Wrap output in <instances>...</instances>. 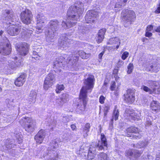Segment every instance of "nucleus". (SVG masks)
I'll use <instances>...</instances> for the list:
<instances>
[{
  "instance_id": "nucleus-6",
  "label": "nucleus",
  "mask_w": 160,
  "mask_h": 160,
  "mask_svg": "<svg viewBox=\"0 0 160 160\" xmlns=\"http://www.w3.org/2000/svg\"><path fill=\"white\" fill-rule=\"evenodd\" d=\"M122 20L125 23L133 22L136 18V15L134 12L129 9L122 10L121 15Z\"/></svg>"
},
{
  "instance_id": "nucleus-24",
  "label": "nucleus",
  "mask_w": 160,
  "mask_h": 160,
  "mask_svg": "<svg viewBox=\"0 0 160 160\" xmlns=\"http://www.w3.org/2000/svg\"><path fill=\"white\" fill-rule=\"evenodd\" d=\"M14 59L15 62L13 61L12 62H9V65L10 68L12 69H14L16 67H19L21 64V62H22V59H20V58H18L17 56H15L13 58Z\"/></svg>"
},
{
  "instance_id": "nucleus-57",
  "label": "nucleus",
  "mask_w": 160,
  "mask_h": 160,
  "mask_svg": "<svg viewBox=\"0 0 160 160\" xmlns=\"http://www.w3.org/2000/svg\"><path fill=\"white\" fill-rule=\"evenodd\" d=\"M155 13L157 14L160 13V3L159 5V7L157 8V9L155 11Z\"/></svg>"
},
{
  "instance_id": "nucleus-32",
  "label": "nucleus",
  "mask_w": 160,
  "mask_h": 160,
  "mask_svg": "<svg viewBox=\"0 0 160 160\" xmlns=\"http://www.w3.org/2000/svg\"><path fill=\"white\" fill-rule=\"evenodd\" d=\"M78 53V54L82 59H87L90 56V53H86L82 51H79Z\"/></svg>"
},
{
  "instance_id": "nucleus-13",
  "label": "nucleus",
  "mask_w": 160,
  "mask_h": 160,
  "mask_svg": "<svg viewBox=\"0 0 160 160\" xmlns=\"http://www.w3.org/2000/svg\"><path fill=\"white\" fill-rule=\"evenodd\" d=\"M124 95V100L128 104H131L134 102L135 100V94L133 90L131 89L127 90L126 94Z\"/></svg>"
},
{
  "instance_id": "nucleus-42",
  "label": "nucleus",
  "mask_w": 160,
  "mask_h": 160,
  "mask_svg": "<svg viewBox=\"0 0 160 160\" xmlns=\"http://www.w3.org/2000/svg\"><path fill=\"white\" fill-rule=\"evenodd\" d=\"M133 69V65L132 63H130L128 66L127 73L128 74H130L132 72Z\"/></svg>"
},
{
  "instance_id": "nucleus-5",
  "label": "nucleus",
  "mask_w": 160,
  "mask_h": 160,
  "mask_svg": "<svg viewBox=\"0 0 160 160\" xmlns=\"http://www.w3.org/2000/svg\"><path fill=\"white\" fill-rule=\"evenodd\" d=\"M19 122L25 131L31 133L33 132L35 130V123L30 118L23 117L20 119Z\"/></svg>"
},
{
  "instance_id": "nucleus-48",
  "label": "nucleus",
  "mask_w": 160,
  "mask_h": 160,
  "mask_svg": "<svg viewBox=\"0 0 160 160\" xmlns=\"http://www.w3.org/2000/svg\"><path fill=\"white\" fill-rule=\"evenodd\" d=\"M128 55L129 53L128 52H124L122 55V59L123 60H125L128 56Z\"/></svg>"
},
{
  "instance_id": "nucleus-36",
  "label": "nucleus",
  "mask_w": 160,
  "mask_h": 160,
  "mask_svg": "<svg viewBox=\"0 0 160 160\" xmlns=\"http://www.w3.org/2000/svg\"><path fill=\"white\" fill-rule=\"evenodd\" d=\"M64 103L66 102L69 99V95L67 93H63L62 95L60 98Z\"/></svg>"
},
{
  "instance_id": "nucleus-51",
  "label": "nucleus",
  "mask_w": 160,
  "mask_h": 160,
  "mask_svg": "<svg viewBox=\"0 0 160 160\" xmlns=\"http://www.w3.org/2000/svg\"><path fill=\"white\" fill-rule=\"evenodd\" d=\"M146 124L148 126H149L152 124V121L149 118V117L147 118L146 119Z\"/></svg>"
},
{
  "instance_id": "nucleus-4",
  "label": "nucleus",
  "mask_w": 160,
  "mask_h": 160,
  "mask_svg": "<svg viewBox=\"0 0 160 160\" xmlns=\"http://www.w3.org/2000/svg\"><path fill=\"white\" fill-rule=\"evenodd\" d=\"M10 25L8 28V33L11 36H14L18 35L20 31H21L22 34L25 36L26 35L27 37H29L32 33V30L29 29L25 28H21V27H17L11 22H7Z\"/></svg>"
},
{
  "instance_id": "nucleus-39",
  "label": "nucleus",
  "mask_w": 160,
  "mask_h": 160,
  "mask_svg": "<svg viewBox=\"0 0 160 160\" xmlns=\"http://www.w3.org/2000/svg\"><path fill=\"white\" fill-rule=\"evenodd\" d=\"M133 156L135 158L139 157L142 153V151H139L138 150H133Z\"/></svg>"
},
{
  "instance_id": "nucleus-30",
  "label": "nucleus",
  "mask_w": 160,
  "mask_h": 160,
  "mask_svg": "<svg viewBox=\"0 0 160 160\" xmlns=\"http://www.w3.org/2000/svg\"><path fill=\"white\" fill-rule=\"evenodd\" d=\"M87 31V28L84 25H79L78 28V32L79 34H84Z\"/></svg>"
},
{
  "instance_id": "nucleus-9",
  "label": "nucleus",
  "mask_w": 160,
  "mask_h": 160,
  "mask_svg": "<svg viewBox=\"0 0 160 160\" xmlns=\"http://www.w3.org/2000/svg\"><path fill=\"white\" fill-rule=\"evenodd\" d=\"M99 16V13L95 10L88 12L85 17L87 23H94Z\"/></svg>"
},
{
  "instance_id": "nucleus-56",
  "label": "nucleus",
  "mask_w": 160,
  "mask_h": 160,
  "mask_svg": "<svg viewBox=\"0 0 160 160\" xmlns=\"http://www.w3.org/2000/svg\"><path fill=\"white\" fill-rule=\"evenodd\" d=\"M152 35V34L149 32V31H146L145 34V36L147 37H150Z\"/></svg>"
},
{
  "instance_id": "nucleus-40",
  "label": "nucleus",
  "mask_w": 160,
  "mask_h": 160,
  "mask_svg": "<svg viewBox=\"0 0 160 160\" xmlns=\"http://www.w3.org/2000/svg\"><path fill=\"white\" fill-rule=\"evenodd\" d=\"M64 87L63 85H58L57 86L56 91L57 93H59L61 91L64 90Z\"/></svg>"
},
{
  "instance_id": "nucleus-31",
  "label": "nucleus",
  "mask_w": 160,
  "mask_h": 160,
  "mask_svg": "<svg viewBox=\"0 0 160 160\" xmlns=\"http://www.w3.org/2000/svg\"><path fill=\"white\" fill-rule=\"evenodd\" d=\"M150 70L152 72H157L159 69V65L157 63H155L150 66Z\"/></svg>"
},
{
  "instance_id": "nucleus-26",
  "label": "nucleus",
  "mask_w": 160,
  "mask_h": 160,
  "mask_svg": "<svg viewBox=\"0 0 160 160\" xmlns=\"http://www.w3.org/2000/svg\"><path fill=\"white\" fill-rule=\"evenodd\" d=\"M151 107L152 111L158 112L160 110V104L158 102L153 100L151 103Z\"/></svg>"
},
{
  "instance_id": "nucleus-23",
  "label": "nucleus",
  "mask_w": 160,
  "mask_h": 160,
  "mask_svg": "<svg viewBox=\"0 0 160 160\" xmlns=\"http://www.w3.org/2000/svg\"><path fill=\"white\" fill-rule=\"evenodd\" d=\"M78 60L77 57H76L75 55L74 57H72L71 58H68L67 59V61H68V64L71 65V67L76 70H77L79 68L78 67V64L77 63Z\"/></svg>"
},
{
  "instance_id": "nucleus-28",
  "label": "nucleus",
  "mask_w": 160,
  "mask_h": 160,
  "mask_svg": "<svg viewBox=\"0 0 160 160\" xmlns=\"http://www.w3.org/2000/svg\"><path fill=\"white\" fill-rule=\"evenodd\" d=\"M148 142L145 140L144 141L139 142L138 143L133 145V147L136 148H144L148 144Z\"/></svg>"
},
{
  "instance_id": "nucleus-14",
  "label": "nucleus",
  "mask_w": 160,
  "mask_h": 160,
  "mask_svg": "<svg viewBox=\"0 0 160 160\" xmlns=\"http://www.w3.org/2000/svg\"><path fill=\"white\" fill-rule=\"evenodd\" d=\"M72 40L69 39L66 37V35L64 34L59 39V47L63 49H66L68 48L70 44V42Z\"/></svg>"
},
{
  "instance_id": "nucleus-60",
  "label": "nucleus",
  "mask_w": 160,
  "mask_h": 160,
  "mask_svg": "<svg viewBox=\"0 0 160 160\" xmlns=\"http://www.w3.org/2000/svg\"><path fill=\"white\" fill-rule=\"evenodd\" d=\"M41 49V47L40 46H39V47H35V48H33V50H36L37 52H40L41 51V50H40V49Z\"/></svg>"
},
{
  "instance_id": "nucleus-47",
  "label": "nucleus",
  "mask_w": 160,
  "mask_h": 160,
  "mask_svg": "<svg viewBox=\"0 0 160 160\" xmlns=\"http://www.w3.org/2000/svg\"><path fill=\"white\" fill-rule=\"evenodd\" d=\"M110 89L112 91H114V90H116V83L114 81H112V82Z\"/></svg>"
},
{
  "instance_id": "nucleus-54",
  "label": "nucleus",
  "mask_w": 160,
  "mask_h": 160,
  "mask_svg": "<svg viewBox=\"0 0 160 160\" xmlns=\"http://www.w3.org/2000/svg\"><path fill=\"white\" fill-rule=\"evenodd\" d=\"M153 27L152 25H150L148 26L147 28L146 31H151L152 30Z\"/></svg>"
},
{
  "instance_id": "nucleus-2",
  "label": "nucleus",
  "mask_w": 160,
  "mask_h": 160,
  "mask_svg": "<svg viewBox=\"0 0 160 160\" xmlns=\"http://www.w3.org/2000/svg\"><path fill=\"white\" fill-rule=\"evenodd\" d=\"M84 10L83 4L81 2L71 7L67 11V16L68 19L66 22H62V26L65 28H69L74 26L77 23L76 21H78L79 17L81 15Z\"/></svg>"
},
{
  "instance_id": "nucleus-16",
  "label": "nucleus",
  "mask_w": 160,
  "mask_h": 160,
  "mask_svg": "<svg viewBox=\"0 0 160 160\" xmlns=\"http://www.w3.org/2000/svg\"><path fill=\"white\" fill-rule=\"evenodd\" d=\"M55 81V76L51 72L49 73L46 78L44 81L43 87L45 89L47 90L51 87Z\"/></svg>"
},
{
  "instance_id": "nucleus-25",
  "label": "nucleus",
  "mask_w": 160,
  "mask_h": 160,
  "mask_svg": "<svg viewBox=\"0 0 160 160\" xmlns=\"http://www.w3.org/2000/svg\"><path fill=\"white\" fill-rule=\"evenodd\" d=\"M106 32L105 28H102L100 29L98 33V36L97 37L96 39L98 43L101 42L104 38V35Z\"/></svg>"
},
{
  "instance_id": "nucleus-20",
  "label": "nucleus",
  "mask_w": 160,
  "mask_h": 160,
  "mask_svg": "<svg viewBox=\"0 0 160 160\" xmlns=\"http://www.w3.org/2000/svg\"><path fill=\"white\" fill-rule=\"evenodd\" d=\"M120 43V39L118 37L112 38L110 39L107 42L108 44H111L113 46L112 47L113 50L117 49L119 48Z\"/></svg>"
},
{
  "instance_id": "nucleus-58",
  "label": "nucleus",
  "mask_w": 160,
  "mask_h": 160,
  "mask_svg": "<svg viewBox=\"0 0 160 160\" xmlns=\"http://www.w3.org/2000/svg\"><path fill=\"white\" fill-rule=\"evenodd\" d=\"M22 136H20L18 138V136H16V138H17L18 139V143H20L22 142V138L21 137Z\"/></svg>"
},
{
  "instance_id": "nucleus-37",
  "label": "nucleus",
  "mask_w": 160,
  "mask_h": 160,
  "mask_svg": "<svg viewBox=\"0 0 160 160\" xmlns=\"http://www.w3.org/2000/svg\"><path fill=\"white\" fill-rule=\"evenodd\" d=\"M32 53L33 56L32 57V58L36 60L38 59V58L42 55L40 52H37L34 50L33 51Z\"/></svg>"
},
{
  "instance_id": "nucleus-52",
  "label": "nucleus",
  "mask_w": 160,
  "mask_h": 160,
  "mask_svg": "<svg viewBox=\"0 0 160 160\" xmlns=\"http://www.w3.org/2000/svg\"><path fill=\"white\" fill-rule=\"evenodd\" d=\"M109 110V107L108 106H105L104 110V114L105 116L106 115L107 113L108 112Z\"/></svg>"
},
{
  "instance_id": "nucleus-49",
  "label": "nucleus",
  "mask_w": 160,
  "mask_h": 160,
  "mask_svg": "<svg viewBox=\"0 0 160 160\" xmlns=\"http://www.w3.org/2000/svg\"><path fill=\"white\" fill-rule=\"evenodd\" d=\"M6 102L7 103V106L9 108L11 107V106L13 105V102L11 100H10L8 99H7Z\"/></svg>"
},
{
  "instance_id": "nucleus-7",
  "label": "nucleus",
  "mask_w": 160,
  "mask_h": 160,
  "mask_svg": "<svg viewBox=\"0 0 160 160\" xmlns=\"http://www.w3.org/2000/svg\"><path fill=\"white\" fill-rule=\"evenodd\" d=\"M0 45V53L4 55L10 54L11 48L9 40L6 37L4 38L1 40Z\"/></svg>"
},
{
  "instance_id": "nucleus-50",
  "label": "nucleus",
  "mask_w": 160,
  "mask_h": 160,
  "mask_svg": "<svg viewBox=\"0 0 160 160\" xmlns=\"http://www.w3.org/2000/svg\"><path fill=\"white\" fill-rule=\"evenodd\" d=\"M33 98H32L29 97L28 98V103L31 104H34L36 101V98L34 99V101H33Z\"/></svg>"
},
{
  "instance_id": "nucleus-41",
  "label": "nucleus",
  "mask_w": 160,
  "mask_h": 160,
  "mask_svg": "<svg viewBox=\"0 0 160 160\" xmlns=\"http://www.w3.org/2000/svg\"><path fill=\"white\" fill-rule=\"evenodd\" d=\"M152 88V94H160V88H152Z\"/></svg>"
},
{
  "instance_id": "nucleus-59",
  "label": "nucleus",
  "mask_w": 160,
  "mask_h": 160,
  "mask_svg": "<svg viewBox=\"0 0 160 160\" xmlns=\"http://www.w3.org/2000/svg\"><path fill=\"white\" fill-rule=\"evenodd\" d=\"M105 52L104 51H103L101 52L98 55V58L99 59H101L102 58L103 55Z\"/></svg>"
},
{
  "instance_id": "nucleus-21",
  "label": "nucleus",
  "mask_w": 160,
  "mask_h": 160,
  "mask_svg": "<svg viewBox=\"0 0 160 160\" xmlns=\"http://www.w3.org/2000/svg\"><path fill=\"white\" fill-rule=\"evenodd\" d=\"M45 132L44 130H40L34 137L35 140L37 143L38 144L41 143L45 137Z\"/></svg>"
},
{
  "instance_id": "nucleus-33",
  "label": "nucleus",
  "mask_w": 160,
  "mask_h": 160,
  "mask_svg": "<svg viewBox=\"0 0 160 160\" xmlns=\"http://www.w3.org/2000/svg\"><path fill=\"white\" fill-rule=\"evenodd\" d=\"M119 115V112L118 110L115 108L113 111L112 118L111 119V122H112L114 119L115 120H117L118 119Z\"/></svg>"
},
{
  "instance_id": "nucleus-64",
  "label": "nucleus",
  "mask_w": 160,
  "mask_h": 160,
  "mask_svg": "<svg viewBox=\"0 0 160 160\" xmlns=\"http://www.w3.org/2000/svg\"><path fill=\"white\" fill-rule=\"evenodd\" d=\"M119 64L120 65H122L123 64V62L122 61H119Z\"/></svg>"
},
{
  "instance_id": "nucleus-17",
  "label": "nucleus",
  "mask_w": 160,
  "mask_h": 160,
  "mask_svg": "<svg viewBox=\"0 0 160 160\" xmlns=\"http://www.w3.org/2000/svg\"><path fill=\"white\" fill-rule=\"evenodd\" d=\"M29 45L25 42L21 44L17 47V50L21 56H25L28 52Z\"/></svg>"
},
{
  "instance_id": "nucleus-61",
  "label": "nucleus",
  "mask_w": 160,
  "mask_h": 160,
  "mask_svg": "<svg viewBox=\"0 0 160 160\" xmlns=\"http://www.w3.org/2000/svg\"><path fill=\"white\" fill-rule=\"evenodd\" d=\"M156 160H160V153L157 155Z\"/></svg>"
},
{
  "instance_id": "nucleus-63",
  "label": "nucleus",
  "mask_w": 160,
  "mask_h": 160,
  "mask_svg": "<svg viewBox=\"0 0 160 160\" xmlns=\"http://www.w3.org/2000/svg\"><path fill=\"white\" fill-rule=\"evenodd\" d=\"M155 31L156 32H160V26L157 28Z\"/></svg>"
},
{
  "instance_id": "nucleus-29",
  "label": "nucleus",
  "mask_w": 160,
  "mask_h": 160,
  "mask_svg": "<svg viewBox=\"0 0 160 160\" xmlns=\"http://www.w3.org/2000/svg\"><path fill=\"white\" fill-rule=\"evenodd\" d=\"M128 0H117L115 8H121L122 7L125 6Z\"/></svg>"
},
{
  "instance_id": "nucleus-44",
  "label": "nucleus",
  "mask_w": 160,
  "mask_h": 160,
  "mask_svg": "<svg viewBox=\"0 0 160 160\" xmlns=\"http://www.w3.org/2000/svg\"><path fill=\"white\" fill-rule=\"evenodd\" d=\"M133 150L129 149L126 151L125 156L127 157L133 156Z\"/></svg>"
},
{
  "instance_id": "nucleus-55",
  "label": "nucleus",
  "mask_w": 160,
  "mask_h": 160,
  "mask_svg": "<svg viewBox=\"0 0 160 160\" xmlns=\"http://www.w3.org/2000/svg\"><path fill=\"white\" fill-rule=\"evenodd\" d=\"M115 91L114 92V94L116 96V97H117L119 95V88H118V87H117V88H116V90H114Z\"/></svg>"
},
{
  "instance_id": "nucleus-38",
  "label": "nucleus",
  "mask_w": 160,
  "mask_h": 160,
  "mask_svg": "<svg viewBox=\"0 0 160 160\" xmlns=\"http://www.w3.org/2000/svg\"><path fill=\"white\" fill-rule=\"evenodd\" d=\"M147 84L149 85L150 87L155 88L154 87L157 86L158 83L156 81L148 80L147 81Z\"/></svg>"
},
{
  "instance_id": "nucleus-3",
  "label": "nucleus",
  "mask_w": 160,
  "mask_h": 160,
  "mask_svg": "<svg viewBox=\"0 0 160 160\" xmlns=\"http://www.w3.org/2000/svg\"><path fill=\"white\" fill-rule=\"evenodd\" d=\"M59 22L56 19L50 21L48 24V30L45 32L46 39L48 42L53 41L54 37L56 34V32L59 28Z\"/></svg>"
},
{
  "instance_id": "nucleus-1",
  "label": "nucleus",
  "mask_w": 160,
  "mask_h": 160,
  "mask_svg": "<svg viewBox=\"0 0 160 160\" xmlns=\"http://www.w3.org/2000/svg\"><path fill=\"white\" fill-rule=\"evenodd\" d=\"M84 86L80 91L79 95L80 101L77 105V110L80 113L84 111L86 106L87 100V93L88 90L91 92L94 84V78L93 75H89L84 80Z\"/></svg>"
},
{
  "instance_id": "nucleus-46",
  "label": "nucleus",
  "mask_w": 160,
  "mask_h": 160,
  "mask_svg": "<svg viewBox=\"0 0 160 160\" xmlns=\"http://www.w3.org/2000/svg\"><path fill=\"white\" fill-rule=\"evenodd\" d=\"M55 101L57 106H62L64 103L60 98L56 99Z\"/></svg>"
},
{
  "instance_id": "nucleus-27",
  "label": "nucleus",
  "mask_w": 160,
  "mask_h": 160,
  "mask_svg": "<svg viewBox=\"0 0 160 160\" xmlns=\"http://www.w3.org/2000/svg\"><path fill=\"white\" fill-rule=\"evenodd\" d=\"M95 148L91 147L89 148L87 158L88 160H92L94 158L95 155Z\"/></svg>"
},
{
  "instance_id": "nucleus-35",
  "label": "nucleus",
  "mask_w": 160,
  "mask_h": 160,
  "mask_svg": "<svg viewBox=\"0 0 160 160\" xmlns=\"http://www.w3.org/2000/svg\"><path fill=\"white\" fill-rule=\"evenodd\" d=\"M107 155L104 152H101L98 155V160H107Z\"/></svg>"
},
{
  "instance_id": "nucleus-62",
  "label": "nucleus",
  "mask_w": 160,
  "mask_h": 160,
  "mask_svg": "<svg viewBox=\"0 0 160 160\" xmlns=\"http://www.w3.org/2000/svg\"><path fill=\"white\" fill-rule=\"evenodd\" d=\"M71 127L72 130H76L75 129L76 128V126L75 125L73 124L71 125Z\"/></svg>"
},
{
  "instance_id": "nucleus-22",
  "label": "nucleus",
  "mask_w": 160,
  "mask_h": 160,
  "mask_svg": "<svg viewBox=\"0 0 160 160\" xmlns=\"http://www.w3.org/2000/svg\"><path fill=\"white\" fill-rule=\"evenodd\" d=\"M26 76L25 73L22 74L15 81V85L18 87L22 86L25 81Z\"/></svg>"
},
{
  "instance_id": "nucleus-15",
  "label": "nucleus",
  "mask_w": 160,
  "mask_h": 160,
  "mask_svg": "<svg viewBox=\"0 0 160 160\" xmlns=\"http://www.w3.org/2000/svg\"><path fill=\"white\" fill-rule=\"evenodd\" d=\"M62 56H60L56 59L54 61L53 64V68L56 72H60L61 70V68L64 67L63 63Z\"/></svg>"
},
{
  "instance_id": "nucleus-18",
  "label": "nucleus",
  "mask_w": 160,
  "mask_h": 160,
  "mask_svg": "<svg viewBox=\"0 0 160 160\" xmlns=\"http://www.w3.org/2000/svg\"><path fill=\"white\" fill-rule=\"evenodd\" d=\"M37 26L36 29L38 30H42L43 26L42 24L44 23L46 18L42 13H39L36 17Z\"/></svg>"
},
{
  "instance_id": "nucleus-19",
  "label": "nucleus",
  "mask_w": 160,
  "mask_h": 160,
  "mask_svg": "<svg viewBox=\"0 0 160 160\" xmlns=\"http://www.w3.org/2000/svg\"><path fill=\"white\" fill-rule=\"evenodd\" d=\"M2 19L8 22H13L14 12L12 10H5L3 11Z\"/></svg>"
},
{
  "instance_id": "nucleus-10",
  "label": "nucleus",
  "mask_w": 160,
  "mask_h": 160,
  "mask_svg": "<svg viewBox=\"0 0 160 160\" xmlns=\"http://www.w3.org/2000/svg\"><path fill=\"white\" fill-rule=\"evenodd\" d=\"M142 115H142L140 112H139L138 113H136L133 110L128 108H127L125 110L123 115L126 118L130 120H135L137 119H138V118Z\"/></svg>"
},
{
  "instance_id": "nucleus-8",
  "label": "nucleus",
  "mask_w": 160,
  "mask_h": 160,
  "mask_svg": "<svg viewBox=\"0 0 160 160\" xmlns=\"http://www.w3.org/2000/svg\"><path fill=\"white\" fill-rule=\"evenodd\" d=\"M32 17V12L28 9L25 10L21 13L20 18L22 22L27 25L31 23Z\"/></svg>"
},
{
  "instance_id": "nucleus-34",
  "label": "nucleus",
  "mask_w": 160,
  "mask_h": 160,
  "mask_svg": "<svg viewBox=\"0 0 160 160\" xmlns=\"http://www.w3.org/2000/svg\"><path fill=\"white\" fill-rule=\"evenodd\" d=\"M90 128V126L89 123H87L85 125V127L83 128V132L85 133L84 135L85 137H87L88 135L87 133L89 131Z\"/></svg>"
},
{
  "instance_id": "nucleus-12",
  "label": "nucleus",
  "mask_w": 160,
  "mask_h": 160,
  "mask_svg": "<svg viewBox=\"0 0 160 160\" xmlns=\"http://www.w3.org/2000/svg\"><path fill=\"white\" fill-rule=\"evenodd\" d=\"M126 130L127 133H134L136 134L135 135H134L132 134H130L127 133V136L128 137H131V139H139L142 137V136L138 133V128H137L131 127L128 128Z\"/></svg>"
},
{
  "instance_id": "nucleus-53",
  "label": "nucleus",
  "mask_w": 160,
  "mask_h": 160,
  "mask_svg": "<svg viewBox=\"0 0 160 160\" xmlns=\"http://www.w3.org/2000/svg\"><path fill=\"white\" fill-rule=\"evenodd\" d=\"M105 99V98L102 95L100 96L99 99V102L101 104H103L104 103Z\"/></svg>"
},
{
  "instance_id": "nucleus-45",
  "label": "nucleus",
  "mask_w": 160,
  "mask_h": 160,
  "mask_svg": "<svg viewBox=\"0 0 160 160\" xmlns=\"http://www.w3.org/2000/svg\"><path fill=\"white\" fill-rule=\"evenodd\" d=\"M36 92L35 91L32 90L30 92L29 97L32 98H33V101H34V99L36 98Z\"/></svg>"
},
{
  "instance_id": "nucleus-11",
  "label": "nucleus",
  "mask_w": 160,
  "mask_h": 160,
  "mask_svg": "<svg viewBox=\"0 0 160 160\" xmlns=\"http://www.w3.org/2000/svg\"><path fill=\"white\" fill-rule=\"evenodd\" d=\"M95 147L98 150H105L108 148V143L107 139L103 133L101 135V140H99L95 145Z\"/></svg>"
},
{
  "instance_id": "nucleus-43",
  "label": "nucleus",
  "mask_w": 160,
  "mask_h": 160,
  "mask_svg": "<svg viewBox=\"0 0 160 160\" xmlns=\"http://www.w3.org/2000/svg\"><path fill=\"white\" fill-rule=\"evenodd\" d=\"M141 88L144 91L148 92L151 94H152L151 87V88H150L146 86L143 85L142 87Z\"/></svg>"
}]
</instances>
